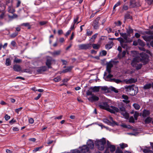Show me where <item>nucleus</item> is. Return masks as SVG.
Segmentation results:
<instances>
[{"label":"nucleus","instance_id":"nucleus-1","mask_svg":"<svg viewBox=\"0 0 153 153\" xmlns=\"http://www.w3.org/2000/svg\"><path fill=\"white\" fill-rule=\"evenodd\" d=\"M106 65V71L108 73V74L107 75V73L106 72H105L104 74L103 78L105 81L115 82V78L111 79L113 76L110 74L111 72V69L113 67V65L111 61L107 62Z\"/></svg>","mask_w":153,"mask_h":153},{"label":"nucleus","instance_id":"nucleus-2","mask_svg":"<svg viewBox=\"0 0 153 153\" xmlns=\"http://www.w3.org/2000/svg\"><path fill=\"white\" fill-rule=\"evenodd\" d=\"M107 142V147H108L112 145L111 144L110 142L108 140L106 141L105 138H103L100 140H97L95 141L94 144L95 146L100 150H103L104 149L105 145Z\"/></svg>","mask_w":153,"mask_h":153},{"label":"nucleus","instance_id":"nucleus-3","mask_svg":"<svg viewBox=\"0 0 153 153\" xmlns=\"http://www.w3.org/2000/svg\"><path fill=\"white\" fill-rule=\"evenodd\" d=\"M126 91L128 94L131 96H134L136 94L138 91V88L134 85H132L125 87Z\"/></svg>","mask_w":153,"mask_h":153},{"label":"nucleus","instance_id":"nucleus-4","mask_svg":"<svg viewBox=\"0 0 153 153\" xmlns=\"http://www.w3.org/2000/svg\"><path fill=\"white\" fill-rule=\"evenodd\" d=\"M144 34H146L147 35H145L142 36L143 39L146 42H150L152 39H153V31L152 30H149V31H145Z\"/></svg>","mask_w":153,"mask_h":153},{"label":"nucleus","instance_id":"nucleus-5","mask_svg":"<svg viewBox=\"0 0 153 153\" xmlns=\"http://www.w3.org/2000/svg\"><path fill=\"white\" fill-rule=\"evenodd\" d=\"M140 62L145 64L148 62V56L144 53H142L140 54V57H139Z\"/></svg>","mask_w":153,"mask_h":153},{"label":"nucleus","instance_id":"nucleus-6","mask_svg":"<svg viewBox=\"0 0 153 153\" xmlns=\"http://www.w3.org/2000/svg\"><path fill=\"white\" fill-rule=\"evenodd\" d=\"M100 89L101 90L106 93H111L113 91L115 92V88L111 86L109 88L106 86H100Z\"/></svg>","mask_w":153,"mask_h":153},{"label":"nucleus","instance_id":"nucleus-7","mask_svg":"<svg viewBox=\"0 0 153 153\" xmlns=\"http://www.w3.org/2000/svg\"><path fill=\"white\" fill-rule=\"evenodd\" d=\"M91 43L82 44L78 45L79 48L80 50H86L91 48Z\"/></svg>","mask_w":153,"mask_h":153},{"label":"nucleus","instance_id":"nucleus-8","mask_svg":"<svg viewBox=\"0 0 153 153\" xmlns=\"http://www.w3.org/2000/svg\"><path fill=\"white\" fill-rule=\"evenodd\" d=\"M109 119V120L107 119H104L103 120L104 122L109 125L114 126H115V121L113 120V118L112 117H110Z\"/></svg>","mask_w":153,"mask_h":153},{"label":"nucleus","instance_id":"nucleus-9","mask_svg":"<svg viewBox=\"0 0 153 153\" xmlns=\"http://www.w3.org/2000/svg\"><path fill=\"white\" fill-rule=\"evenodd\" d=\"M47 69L48 68L46 66H42L37 68L36 71L38 74H42L47 71Z\"/></svg>","mask_w":153,"mask_h":153},{"label":"nucleus","instance_id":"nucleus-10","mask_svg":"<svg viewBox=\"0 0 153 153\" xmlns=\"http://www.w3.org/2000/svg\"><path fill=\"white\" fill-rule=\"evenodd\" d=\"M99 107L101 109L106 110L108 107H109V105L106 102H103L100 103L98 105Z\"/></svg>","mask_w":153,"mask_h":153},{"label":"nucleus","instance_id":"nucleus-11","mask_svg":"<svg viewBox=\"0 0 153 153\" xmlns=\"http://www.w3.org/2000/svg\"><path fill=\"white\" fill-rule=\"evenodd\" d=\"M100 19V17H98L94 21L93 25L94 29L97 30L99 28V20Z\"/></svg>","mask_w":153,"mask_h":153},{"label":"nucleus","instance_id":"nucleus-12","mask_svg":"<svg viewBox=\"0 0 153 153\" xmlns=\"http://www.w3.org/2000/svg\"><path fill=\"white\" fill-rule=\"evenodd\" d=\"M139 57H136L134 58L131 63V65L133 67L135 66L138 64V63L140 62Z\"/></svg>","mask_w":153,"mask_h":153},{"label":"nucleus","instance_id":"nucleus-13","mask_svg":"<svg viewBox=\"0 0 153 153\" xmlns=\"http://www.w3.org/2000/svg\"><path fill=\"white\" fill-rule=\"evenodd\" d=\"M87 146L89 149H93L94 146V143L92 140L89 139L87 142Z\"/></svg>","mask_w":153,"mask_h":153},{"label":"nucleus","instance_id":"nucleus-14","mask_svg":"<svg viewBox=\"0 0 153 153\" xmlns=\"http://www.w3.org/2000/svg\"><path fill=\"white\" fill-rule=\"evenodd\" d=\"M120 34L121 36L124 39L125 41V42H131L132 41L131 40H130L129 39H128V34H127L126 33H120Z\"/></svg>","mask_w":153,"mask_h":153},{"label":"nucleus","instance_id":"nucleus-15","mask_svg":"<svg viewBox=\"0 0 153 153\" xmlns=\"http://www.w3.org/2000/svg\"><path fill=\"white\" fill-rule=\"evenodd\" d=\"M81 149L80 151L82 153H85L88 152L89 149L87 145H83L82 147L80 148Z\"/></svg>","mask_w":153,"mask_h":153},{"label":"nucleus","instance_id":"nucleus-16","mask_svg":"<svg viewBox=\"0 0 153 153\" xmlns=\"http://www.w3.org/2000/svg\"><path fill=\"white\" fill-rule=\"evenodd\" d=\"M52 61V58L51 57H50L47 59L45 64L47 66L48 68H51V65Z\"/></svg>","mask_w":153,"mask_h":153},{"label":"nucleus","instance_id":"nucleus-17","mask_svg":"<svg viewBox=\"0 0 153 153\" xmlns=\"http://www.w3.org/2000/svg\"><path fill=\"white\" fill-rule=\"evenodd\" d=\"M119 108L115 107V112H119L120 113L126 111L125 108L123 106H119Z\"/></svg>","mask_w":153,"mask_h":153},{"label":"nucleus","instance_id":"nucleus-18","mask_svg":"<svg viewBox=\"0 0 153 153\" xmlns=\"http://www.w3.org/2000/svg\"><path fill=\"white\" fill-rule=\"evenodd\" d=\"M123 116V117L126 119H128L129 118V114L126 111V110L123 112L120 113Z\"/></svg>","mask_w":153,"mask_h":153},{"label":"nucleus","instance_id":"nucleus-19","mask_svg":"<svg viewBox=\"0 0 153 153\" xmlns=\"http://www.w3.org/2000/svg\"><path fill=\"white\" fill-rule=\"evenodd\" d=\"M100 86L91 87L90 88V90H92L93 92H98L100 89Z\"/></svg>","mask_w":153,"mask_h":153},{"label":"nucleus","instance_id":"nucleus-20","mask_svg":"<svg viewBox=\"0 0 153 153\" xmlns=\"http://www.w3.org/2000/svg\"><path fill=\"white\" fill-rule=\"evenodd\" d=\"M13 68L15 71L16 72H19L22 69L20 66L17 65H14Z\"/></svg>","mask_w":153,"mask_h":153},{"label":"nucleus","instance_id":"nucleus-21","mask_svg":"<svg viewBox=\"0 0 153 153\" xmlns=\"http://www.w3.org/2000/svg\"><path fill=\"white\" fill-rule=\"evenodd\" d=\"M122 97L123 99H124L123 100V102L126 104L129 102L130 101L128 100V97L127 96L123 94L122 96Z\"/></svg>","mask_w":153,"mask_h":153},{"label":"nucleus","instance_id":"nucleus-22","mask_svg":"<svg viewBox=\"0 0 153 153\" xmlns=\"http://www.w3.org/2000/svg\"><path fill=\"white\" fill-rule=\"evenodd\" d=\"M89 99L91 102H95L98 101L99 99L98 97L94 95H92L91 97H89Z\"/></svg>","mask_w":153,"mask_h":153},{"label":"nucleus","instance_id":"nucleus-23","mask_svg":"<svg viewBox=\"0 0 153 153\" xmlns=\"http://www.w3.org/2000/svg\"><path fill=\"white\" fill-rule=\"evenodd\" d=\"M114 43L112 41L108 42V43L105 46V48L106 49L109 50L111 49L113 46Z\"/></svg>","mask_w":153,"mask_h":153},{"label":"nucleus","instance_id":"nucleus-24","mask_svg":"<svg viewBox=\"0 0 153 153\" xmlns=\"http://www.w3.org/2000/svg\"><path fill=\"white\" fill-rule=\"evenodd\" d=\"M125 81L126 84H130L135 83L137 82V80L136 79H135L133 78H131L128 79H126Z\"/></svg>","mask_w":153,"mask_h":153},{"label":"nucleus","instance_id":"nucleus-25","mask_svg":"<svg viewBox=\"0 0 153 153\" xmlns=\"http://www.w3.org/2000/svg\"><path fill=\"white\" fill-rule=\"evenodd\" d=\"M73 68V66H69L67 67V68L66 69L63 70V71L64 72V73L70 72L71 71Z\"/></svg>","mask_w":153,"mask_h":153},{"label":"nucleus","instance_id":"nucleus-26","mask_svg":"<svg viewBox=\"0 0 153 153\" xmlns=\"http://www.w3.org/2000/svg\"><path fill=\"white\" fill-rule=\"evenodd\" d=\"M150 113L149 111L145 110L143 112L142 116L143 117H146V116L149 115Z\"/></svg>","mask_w":153,"mask_h":153},{"label":"nucleus","instance_id":"nucleus-27","mask_svg":"<svg viewBox=\"0 0 153 153\" xmlns=\"http://www.w3.org/2000/svg\"><path fill=\"white\" fill-rule=\"evenodd\" d=\"M97 35L98 33H96L93 35L90 38V41L91 42H94L95 39L97 38Z\"/></svg>","mask_w":153,"mask_h":153},{"label":"nucleus","instance_id":"nucleus-28","mask_svg":"<svg viewBox=\"0 0 153 153\" xmlns=\"http://www.w3.org/2000/svg\"><path fill=\"white\" fill-rule=\"evenodd\" d=\"M126 52L125 51H123L122 53L121 52L119 53L118 55V57L120 59H121L125 56L126 54Z\"/></svg>","mask_w":153,"mask_h":153},{"label":"nucleus","instance_id":"nucleus-29","mask_svg":"<svg viewBox=\"0 0 153 153\" xmlns=\"http://www.w3.org/2000/svg\"><path fill=\"white\" fill-rule=\"evenodd\" d=\"M61 52L60 51H54L53 52H51V54L53 56H58L60 54Z\"/></svg>","mask_w":153,"mask_h":153},{"label":"nucleus","instance_id":"nucleus-30","mask_svg":"<svg viewBox=\"0 0 153 153\" xmlns=\"http://www.w3.org/2000/svg\"><path fill=\"white\" fill-rule=\"evenodd\" d=\"M92 46L93 48L95 50L98 49L100 47V45L96 44H93L92 45Z\"/></svg>","mask_w":153,"mask_h":153},{"label":"nucleus","instance_id":"nucleus-31","mask_svg":"<svg viewBox=\"0 0 153 153\" xmlns=\"http://www.w3.org/2000/svg\"><path fill=\"white\" fill-rule=\"evenodd\" d=\"M138 44L140 46L143 47L145 45V44L144 42L143 41L140 39H138L137 40Z\"/></svg>","mask_w":153,"mask_h":153},{"label":"nucleus","instance_id":"nucleus-32","mask_svg":"<svg viewBox=\"0 0 153 153\" xmlns=\"http://www.w3.org/2000/svg\"><path fill=\"white\" fill-rule=\"evenodd\" d=\"M21 26H24L26 27H27V28L28 29H30L31 28V26L30 25L29 23H23L21 25Z\"/></svg>","mask_w":153,"mask_h":153},{"label":"nucleus","instance_id":"nucleus-33","mask_svg":"<svg viewBox=\"0 0 153 153\" xmlns=\"http://www.w3.org/2000/svg\"><path fill=\"white\" fill-rule=\"evenodd\" d=\"M93 34V31L91 30L90 29H87L86 30V32L85 35L87 36H91Z\"/></svg>","mask_w":153,"mask_h":153},{"label":"nucleus","instance_id":"nucleus-34","mask_svg":"<svg viewBox=\"0 0 153 153\" xmlns=\"http://www.w3.org/2000/svg\"><path fill=\"white\" fill-rule=\"evenodd\" d=\"M152 87V84L151 83H148L146 84L143 87L144 89H147L150 88Z\"/></svg>","mask_w":153,"mask_h":153},{"label":"nucleus","instance_id":"nucleus-35","mask_svg":"<svg viewBox=\"0 0 153 153\" xmlns=\"http://www.w3.org/2000/svg\"><path fill=\"white\" fill-rule=\"evenodd\" d=\"M152 120V118L150 117H147L145 120V122L146 123L149 124L151 122Z\"/></svg>","mask_w":153,"mask_h":153},{"label":"nucleus","instance_id":"nucleus-36","mask_svg":"<svg viewBox=\"0 0 153 153\" xmlns=\"http://www.w3.org/2000/svg\"><path fill=\"white\" fill-rule=\"evenodd\" d=\"M126 32L127 34H128L129 36H130V34L133 32V30L130 27H129L128 29H127Z\"/></svg>","mask_w":153,"mask_h":153},{"label":"nucleus","instance_id":"nucleus-37","mask_svg":"<svg viewBox=\"0 0 153 153\" xmlns=\"http://www.w3.org/2000/svg\"><path fill=\"white\" fill-rule=\"evenodd\" d=\"M107 148L108 149H110V151L111 152H113L114 151H115V146L114 145H111V146H109L108 147H107Z\"/></svg>","mask_w":153,"mask_h":153},{"label":"nucleus","instance_id":"nucleus-38","mask_svg":"<svg viewBox=\"0 0 153 153\" xmlns=\"http://www.w3.org/2000/svg\"><path fill=\"white\" fill-rule=\"evenodd\" d=\"M119 145L120 146V148L122 149H123L128 146L127 144L123 143L120 144Z\"/></svg>","mask_w":153,"mask_h":153},{"label":"nucleus","instance_id":"nucleus-39","mask_svg":"<svg viewBox=\"0 0 153 153\" xmlns=\"http://www.w3.org/2000/svg\"><path fill=\"white\" fill-rule=\"evenodd\" d=\"M11 60L10 58H8L6 59L5 65L7 66H9L11 64Z\"/></svg>","mask_w":153,"mask_h":153},{"label":"nucleus","instance_id":"nucleus-40","mask_svg":"<svg viewBox=\"0 0 153 153\" xmlns=\"http://www.w3.org/2000/svg\"><path fill=\"white\" fill-rule=\"evenodd\" d=\"M22 62V60L21 59H18L16 57L14 60L13 62L14 63H20Z\"/></svg>","mask_w":153,"mask_h":153},{"label":"nucleus","instance_id":"nucleus-41","mask_svg":"<svg viewBox=\"0 0 153 153\" xmlns=\"http://www.w3.org/2000/svg\"><path fill=\"white\" fill-rule=\"evenodd\" d=\"M107 52L105 50H102L100 53V56H105Z\"/></svg>","mask_w":153,"mask_h":153},{"label":"nucleus","instance_id":"nucleus-42","mask_svg":"<svg viewBox=\"0 0 153 153\" xmlns=\"http://www.w3.org/2000/svg\"><path fill=\"white\" fill-rule=\"evenodd\" d=\"M43 147V146H40V147H37L35 149H34L33 150V152H36L38 151H40V150Z\"/></svg>","mask_w":153,"mask_h":153},{"label":"nucleus","instance_id":"nucleus-43","mask_svg":"<svg viewBox=\"0 0 153 153\" xmlns=\"http://www.w3.org/2000/svg\"><path fill=\"white\" fill-rule=\"evenodd\" d=\"M92 92L93 91L91 90H90V88H89V89L88 90L86 93V94L88 96H89V95H93L92 94Z\"/></svg>","mask_w":153,"mask_h":153},{"label":"nucleus","instance_id":"nucleus-44","mask_svg":"<svg viewBox=\"0 0 153 153\" xmlns=\"http://www.w3.org/2000/svg\"><path fill=\"white\" fill-rule=\"evenodd\" d=\"M133 106L134 108L137 110H138L140 108V105L136 103H134L133 104Z\"/></svg>","mask_w":153,"mask_h":153},{"label":"nucleus","instance_id":"nucleus-45","mask_svg":"<svg viewBox=\"0 0 153 153\" xmlns=\"http://www.w3.org/2000/svg\"><path fill=\"white\" fill-rule=\"evenodd\" d=\"M106 110L109 111L111 113L115 114V109H111L109 108V107H108Z\"/></svg>","mask_w":153,"mask_h":153},{"label":"nucleus","instance_id":"nucleus-46","mask_svg":"<svg viewBox=\"0 0 153 153\" xmlns=\"http://www.w3.org/2000/svg\"><path fill=\"white\" fill-rule=\"evenodd\" d=\"M142 66V64L139 63L136 66H135V68L137 70H139L141 68Z\"/></svg>","mask_w":153,"mask_h":153},{"label":"nucleus","instance_id":"nucleus-47","mask_svg":"<svg viewBox=\"0 0 153 153\" xmlns=\"http://www.w3.org/2000/svg\"><path fill=\"white\" fill-rule=\"evenodd\" d=\"M115 153H123V152L119 147H117L115 152Z\"/></svg>","mask_w":153,"mask_h":153},{"label":"nucleus","instance_id":"nucleus-48","mask_svg":"<svg viewBox=\"0 0 153 153\" xmlns=\"http://www.w3.org/2000/svg\"><path fill=\"white\" fill-rule=\"evenodd\" d=\"M143 152L145 153H153V152L148 149H145L143 150Z\"/></svg>","mask_w":153,"mask_h":153},{"label":"nucleus","instance_id":"nucleus-49","mask_svg":"<svg viewBox=\"0 0 153 153\" xmlns=\"http://www.w3.org/2000/svg\"><path fill=\"white\" fill-rule=\"evenodd\" d=\"M61 80V78L60 76H57L53 79V80L55 82H58Z\"/></svg>","mask_w":153,"mask_h":153},{"label":"nucleus","instance_id":"nucleus-50","mask_svg":"<svg viewBox=\"0 0 153 153\" xmlns=\"http://www.w3.org/2000/svg\"><path fill=\"white\" fill-rule=\"evenodd\" d=\"M18 35V33L17 32H15L10 35V37L12 38H14L16 37Z\"/></svg>","mask_w":153,"mask_h":153},{"label":"nucleus","instance_id":"nucleus-51","mask_svg":"<svg viewBox=\"0 0 153 153\" xmlns=\"http://www.w3.org/2000/svg\"><path fill=\"white\" fill-rule=\"evenodd\" d=\"M106 30H107L108 33H110V32H114V30H113L111 29V28L110 27H108L106 29Z\"/></svg>","mask_w":153,"mask_h":153},{"label":"nucleus","instance_id":"nucleus-52","mask_svg":"<svg viewBox=\"0 0 153 153\" xmlns=\"http://www.w3.org/2000/svg\"><path fill=\"white\" fill-rule=\"evenodd\" d=\"M139 114L137 112H135L134 114V116L136 120H137V117L139 116Z\"/></svg>","mask_w":153,"mask_h":153},{"label":"nucleus","instance_id":"nucleus-53","mask_svg":"<svg viewBox=\"0 0 153 153\" xmlns=\"http://www.w3.org/2000/svg\"><path fill=\"white\" fill-rule=\"evenodd\" d=\"M47 23V21H43L40 22L39 24L41 25L42 26L46 24Z\"/></svg>","mask_w":153,"mask_h":153},{"label":"nucleus","instance_id":"nucleus-54","mask_svg":"<svg viewBox=\"0 0 153 153\" xmlns=\"http://www.w3.org/2000/svg\"><path fill=\"white\" fill-rule=\"evenodd\" d=\"M22 108H23L22 107H21L19 108H16L15 109V112L18 114L19 112L22 110Z\"/></svg>","mask_w":153,"mask_h":153},{"label":"nucleus","instance_id":"nucleus-55","mask_svg":"<svg viewBox=\"0 0 153 153\" xmlns=\"http://www.w3.org/2000/svg\"><path fill=\"white\" fill-rule=\"evenodd\" d=\"M129 122L130 123L134 122V120L132 116H131L129 118Z\"/></svg>","mask_w":153,"mask_h":153},{"label":"nucleus","instance_id":"nucleus-56","mask_svg":"<svg viewBox=\"0 0 153 153\" xmlns=\"http://www.w3.org/2000/svg\"><path fill=\"white\" fill-rule=\"evenodd\" d=\"M29 123L30 124H33L34 123V120L32 118H30L28 120Z\"/></svg>","mask_w":153,"mask_h":153},{"label":"nucleus","instance_id":"nucleus-57","mask_svg":"<svg viewBox=\"0 0 153 153\" xmlns=\"http://www.w3.org/2000/svg\"><path fill=\"white\" fill-rule=\"evenodd\" d=\"M10 118V116H8L7 114H6L4 116V118L5 120L7 121Z\"/></svg>","mask_w":153,"mask_h":153},{"label":"nucleus","instance_id":"nucleus-58","mask_svg":"<svg viewBox=\"0 0 153 153\" xmlns=\"http://www.w3.org/2000/svg\"><path fill=\"white\" fill-rule=\"evenodd\" d=\"M41 94H40V93L39 94H38V96L35 98L34 99L35 100H38L40 97L41 96Z\"/></svg>","mask_w":153,"mask_h":153},{"label":"nucleus","instance_id":"nucleus-59","mask_svg":"<svg viewBox=\"0 0 153 153\" xmlns=\"http://www.w3.org/2000/svg\"><path fill=\"white\" fill-rule=\"evenodd\" d=\"M61 61L62 62L63 65H66L67 64V61L65 60L62 59H61Z\"/></svg>","mask_w":153,"mask_h":153},{"label":"nucleus","instance_id":"nucleus-60","mask_svg":"<svg viewBox=\"0 0 153 153\" xmlns=\"http://www.w3.org/2000/svg\"><path fill=\"white\" fill-rule=\"evenodd\" d=\"M71 32V30H68L67 31V32L66 33L65 35V36L67 37L70 34Z\"/></svg>","mask_w":153,"mask_h":153},{"label":"nucleus","instance_id":"nucleus-61","mask_svg":"<svg viewBox=\"0 0 153 153\" xmlns=\"http://www.w3.org/2000/svg\"><path fill=\"white\" fill-rule=\"evenodd\" d=\"M58 35H60L63 33V31L62 30H58Z\"/></svg>","mask_w":153,"mask_h":153},{"label":"nucleus","instance_id":"nucleus-62","mask_svg":"<svg viewBox=\"0 0 153 153\" xmlns=\"http://www.w3.org/2000/svg\"><path fill=\"white\" fill-rule=\"evenodd\" d=\"M72 153H80V152L78 150L75 149L73 150Z\"/></svg>","mask_w":153,"mask_h":153},{"label":"nucleus","instance_id":"nucleus-63","mask_svg":"<svg viewBox=\"0 0 153 153\" xmlns=\"http://www.w3.org/2000/svg\"><path fill=\"white\" fill-rule=\"evenodd\" d=\"M13 131H17L19 130V129L17 127H13Z\"/></svg>","mask_w":153,"mask_h":153},{"label":"nucleus","instance_id":"nucleus-64","mask_svg":"<svg viewBox=\"0 0 153 153\" xmlns=\"http://www.w3.org/2000/svg\"><path fill=\"white\" fill-rule=\"evenodd\" d=\"M74 32H73L72 33V34H71V37L70 38V40H72L73 39V38H74Z\"/></svg>","mask_w":153,"mask_h":153}]
</instances>
